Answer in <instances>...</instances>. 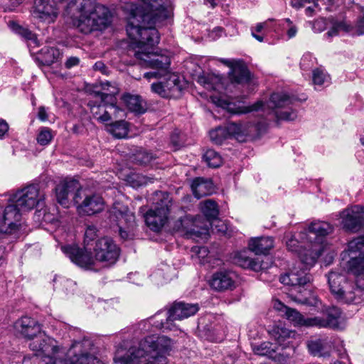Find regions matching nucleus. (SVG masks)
<instances>
[{
	"label": "nucleus",
	"mask_w": 364,
	"mask_h": 364,
	"mask_svg": "<svg viewBox=\"0 0 364 364\" xmlns=\"http://www.w3.org/2000/svg\"><path fill=\"white\" fill-rule=\"evenodd\" d=\"M166 88H167V92L168 97L173 92L178 91L179 88V80L176 75L170 76L165 82H164Z\"/></svg>",
	"instance_id": "nucleus-49"
},
{
	"label": "nucleus",
	"mask_w": 364,
	"mask_h": 364,
	"mask_svg": "<svg viewBox=\"0 0 364 364\" xmlns=\"http://www.w3.org/2000/svg\"><path fill=\"white\" fill-rule=\"evenodd\" d=\"M305 3H307L305 0H294L291 2V5L294 8L300 9L304 6Z\"/></svg>",
	"instance_id": "nucleus-63"
},
{
	"label": "nucleus",
	"mask_w": 364,
	"mask_h": 364,
	"mask_svg": "<svg viewBox=\"0 0 364 364\" xmlns=\"http://www.w3.org/2000/svg\"><path fill=\"white\" fill-rule=\"evenodd\" d=\"M348 257L350 259L346 268L349 274L355 275L357 279L364 271V253L360 252L358 256L350 255Z\"/></svg>",
	"instance_id": "nucleus-34"
},
{
	"label": "nucleus",
	"mask_w": 364,
	"mask_h": 364,
	"mask_svg": "<svg viewBox=\"0 0 364 364\" xmlns=\"http://www.w3.org/2000/svg\"><path fill=\"white\" fill-rule=\"evenodd\" d=\"M9 129L8 123L4 119L0 118V139L4 138L5 135L8 133Z\"/></svg>",
	"instance_id": "nucleus-54"
},
{
	"label": "nucleus",
	"mask_w": 364,
	"mask_h": 364,
	"mask_svg": "<svg viewBox=\"0 0 364 364\" xmlns=\"http://www.w3.org/2000/svg\"><path fill=\"white\" fill-rule=\"evenodd\" d=\"M124 118L113 119L106 124V129L117 138H124L129 133V124Z\"/></svg>",
	"instance_id": "nucleus-33"
},
{
	"label": "nucleus",
	"mask_w": 364,
	"mask_h": 364,
	"mask_svg": "<svg viewBox=\"0 0 364 364\" xmlns=\"http://www.w3.org/2000/svg\"><path fill=\"white\" fill-rule=\"evenodd\" d=\"M322 250L318 245L311 242L308 244L298 253L300 259L298 268L294 267L290 272L281 275L280 282L294 287H304L309 283L311 275L307 272V270L315 264Z\"/></svg>",
	"instance_id": "nucleus-5"
},
{
	"label": "nucleus",
	"mask_w": 364,
	"mask_h": 364,
	"mask_svg": "<svg viewBox=\"0 0 364 364\" xmlns=\"http://www.w3.org/2000/svg\"><path fill=\"white\" fill-rule=\"evenodd\" d=\"M53 138V134L51 129L48 127H42L37 136V141L40 145L46 146L50 144Z\"/></svg>",
	"instance_id": "nucleus-46"
},
{
	"label": "nucleus",
	"mask_w": 364,
	"mask_h": 364,
	"mask_svg": "<svg viewBox=\"0 0 364 364\" xmlns=\"http://www.w3.org/2000/svg\"><path fill=\"white\" fill-rule=\"evenodd\" d=\"M101 89L94 92L95 98L109 105H116L115 95L118 94L119 89L114 83L108 81L101 82Z\"/></svg>",
	"instance_id": "nucleus-29"
},
{
	"label": "nucleus",
	"mask_w": 364,
	"mask_h": 364,
	"mask_svg": "<svg viewBox=\"0 0 364 364\" xmlns=\"http://www.w3.org/2000/svg\"><path fill=\"white\" fill-rule=\"evenodd\" d=\"M225 0H204V4L211 8H214L223 4Z\"/></svg>",
	"instance_id": "nucleus-58"
},
{
	"label": "nucleus",
	"mask_w": 364,
	"mask_h": 364,
	"mask_svg": "<svg viewBox=\"0 0 364 364\" xmlns=\"http://www.w3.org/2000/svg\"><path fill=\"white\" fill-rule=\"evenodd\" d=\"M42 60L45 64L50 65L56 61L60 55V50L54 47H44L41 50Z\"/></svg>",
	"instance_id": "nucleus-42"
},
{
	"label": "nucleus",
	"mask_w": 364,
	"mask_h": 364,
	"mask_svg": "<svg viewBox=\"0 0 364 364\" xmlns=\"http://www.w3.org/2000/svg\"><path fill=\"white\" fill-rule=\"evenodd\" d=\"M341 289L334 296L337 300L346 304H355L361 302V289L357 286V283L355 284L347 280Z\"/></svg>",
	"instance_id": "nucleus-25"
},
{
	"label": "nucleus",
	"mask_w": 364,
	"mask_h": 364,
	"mask_svg": "<svg viewBox=\"0 0 364 364\" xmlns=\"http://www.w3.org/2000/svg\"><path fill=\"white\" fill-rule=\"evenodd\" d=\"M191 251L196 255L195 259L200 264H207L208 267L211 268L220 264L219 259L213 258L209 255L210 252L206 247L195 246L192 247Z\"/></svg>",
	"instance_id": "nucleus-32"
},
{
	"label": "nucleus",
	"mask_w": 364,
	"mask_h": 364,
	"mask_svg": "<svg viewBox=\"0 0 364 364\" xmlns=\"http://www.w3.org/2000/svg\"><path fill=\"white\" fill-rule=\"evenodd\" d=\"M21 219L20 210L13 204L0 205V233H16L21 225Z\"/></svg>",
	"instance_id": "nucleus-18"
},
{
	"label": "nucleus",
	"mask_w": 364,
	"mask_h": 364,
	"mask_svg": "<svg viewBox=\"0 0 364 364\" xmlns=\"http://www.w3.org/2000/svg\"><path fill=\"white\" fill-rule=\"evenodd\" d=\"M92 117L98 122L105 125L108 124L113 119L125 118L126 111L116 105H109L102 102L97 98L90 101L88 104Z\"/></svg>",
	"instance_id": "nucleus-13"
},
{
	"label": "nucleus",
	"mask_w": 364,
	"mask_h": 364,
	"mask_svg": "<svg viewBox=\"0 0 364 364\" xmlns=\"http://www.w3.org/2000/svg\"><path fill=\"white\" fill-rule=\"evenodd\" d=\"M38 117L41 121H46L48 119L47 111L44 107H39Z\"/></svg>",
	"instance_id": "nucleus-60"
},
{
	"label": "nucleus",
	"mask_w": 364,
	"mask_h": 364,
	"mask_svg": "<svg viewBox=\"0 0 364 364\" xmlns=\"http://www.w3.org/2000/svg\"><path fill=\"white\" fill-rule=\"evenodd\" d=\"M246 97L247 94H245L244 92H242L237 96L229 95V114H247L259 110L263 107L264 103L262 101H257L251 105H245V99Z\"/></svg>",
	"instance_id": "nucleus-24"
},
{
	"label": "nucleus",
	"mask_w": 364,
	"mask_h": 364,
	"mask_svg": "<svg viewBox=\"0 0 364 364\" xmlns=\"http://www.w3.org/2000/svg\"><path fill=\"white\" fill-rule=\"evenodd\" d=\"M279 306L277 308L279 310L284 311L285 316L288 320L291 321L295 326H305L313 327L314 326V317L306 318L301 314L294 309H291L284 306L282 303L278 302Z\"/></svg>",
	"instance_id": "nucleus-28"
},
{
	"label": "nucleus",
	"mask_w": 364,
	"mask_h": 364,
	"mask_svg": "<svg viewBox=\"0 0 364 364\" xmlns=\"http://www.w3.org/2000/svg\"><path fill=\"white\" fill-rule=\"evenodd\" d=\"M315 59L309 53H305L300 61V67L302 70H307L311 68L314 65Z\"/></svg>",
	"instance_id": "nucleus-50"
},
{
	"label": "nucleus",
	"mask_w": 364,
	"mask_h": 364,
	"mask_svg": "<svg viewBox=\"0 0 364 364\" xmlns=\"http://www.w3.org/2000/svg\"><path fill=\"white\" fill-rule=\"evenodd\" d=\"M296 99L284 92H274L271 95L270 107L274 109L277 121H293L297 117L296 112L291 108Z\"/></svg>",
	"instance_id": "nucleus-15"
},
{
	"label": "nucleus",
	"mask_w": 364,
	"mask_h": 364,
	"mask_svg": "<svg viewBox=\"0 0 364 364\" xmlns=\"http://www.w3.org/2000/svg\"><path fill=\"white\" fill-rule=\"evenodd\" d=\"M153 200L154 207L144 215V220L151 230L159 232L168 220L172 200L167 192L163 191H156Z\"/></svg>",
	"instance_id": "nucleus-8"
},
{
	"label": "nucleus",
	"mask_w": 364,
	"mask_h": 364,
	"mask_svg": "<svg viewBox=\"0 0 364 364\" xmlns=\"http://www.w3.org/2000/svg\"><path fill=\"white\" fill-rule=\"evenodd\" d=\"M62 250L73 263L82 268L92 269L96 260L92 255L93 250H86L85 245L83 248L76 245L64 246Z\"/></svg>",
	"instance_id": "nucleus-20"
},
{
	"label": "nucleus",
	"mask_w": 364,
	"mask_h": 364,
	"mask_svg": "<svg viewBox=\"0 0 364 364\" xmlns=\"http://www.w3.org/2000/svg\"><path fill=\"white\" fill-rule=\"evenodd\" d=\"M109 218L112 224L118 227L120 237L124 240L129 239L135 224L134 213L126 205L115 203L109 210Z\"/></svg>",
	"instance_id": "nucleus-12"
},
{
	"label": "nucleus",
	"mask_w": 364,
	"mask_h": 364,
	"mask_svg": "<svg viewBox=\"0 0 364 364\" xmlns=\"http://www.w3.org/2000/svg\"><path fill=\"white\" fill-rule=\"evenodd\" d=\"M326 318L315 316L314 326L336 329L339 327L341 311L336 306H330L326 310Z\"/></svg>",
	"instance_id": "nucleus-27"
},
{
	"label": "nucleus",
	"mask_w": 364,
	"mask_h": 364,
	"mask_svg": "<svg viewBox=\"0 0 364 364\" xmlns=\"http://www.w3.org/2000/svg\"><path fill=\"white\" fill-rule=\"evenodd\" d=\"M123 100L131 112L137 114H143L146 112L145 102L139 95L126 94L123 96Z\"/></svg>",
	"instance_id": "nucleus-35"
},
{
	"label": "nucleus",
	"mask_w": 364,
	"mask_h": 364,
	"mask_svg": "<svg viewBox=\"0 0 364 364\" xmlns=\"http://www.w3.org/2000/svg\"><path fill=\"white\" fill-rule=\"evenodd\" d=\"M200 210L208 221L203 223L198 228V223L200 217L193 218L191 216L181 218L176 224V227L186 233L189 237H200L208 233V229L212 224L210 220L215 219L218 215V208L216 203L212 200H206L200 204Z\"/></svg>",
	"instance_id": "nucleus-7"
},
{
	"label": "nucleus",
	"mask_w": 364,
	"mask_h": 364,
	"mask_svg": "<svg viewBox=\"0 0 364 364\" xmlns=\"http://www.w3.org/2000/svg\"><path fill=\"white\" fill-rule=\"evenodd\" d=\"M313 28L316 32H321L322 31H323L325 28L323 21V20L316 21L314 23Z\"/></svg>",
	"instance_id": "nucleus-59"
},
{
	"label": "nucleus",
	"mask_w": 364,
	"mask_h": 364,
	"mask_svg": "<svg viewBox=\"0 0 364 364\" xmlns=\"http://www.w3.org/2000/svg\"><path fill=\"white\" fill-rule=\"evenodd\" d=\"M223 80L221 75L213 73H203L197 78V82L205 89L216 92L210 96L213 103L218 109L215 112H222L223 116H225L228 113V95Z\"/></svg>",
	"instance_id": "nucleus-9"
},
{
	"label": "nucleus",
	"mask_w": 364,
	"mask_h": 364,
	"mask_svg": "<svg viewBox=\"0 0 364 364\" xmlns=\"http://www.w3.org/2000/svg\"><path fill=\"white\" fill-rule=\"evenodd\" d=\"M313 82L315 85H321L324 83V82L328 78V76L326 75V73L320 70V69H315L313 71Z\"/></svg>",
	"instance_id": "nucleus-52"
},
{
	"label": "nucleus",
	"mask_w": 364,
	"mask_h": 364,
	"mask_svg": "<svg viewBox=\"0 0 364 364\" xmlns=\"http://www.w3.org/2000/svg\"><path fill=\"white\" fill-rule=\"evenodd\" d=\"M164 310L157 311L153 316L143 320L134 327L132 332L124 331L119 334L122 342L118 346L114 362L119 364H167L168 357L173 347V341L166 336L149 335L141 338L137 346H131L129 341L154 331L166 329Z\"/></svg>",
	"instance_id": "nucleus-2"
},
{
	"label": "nucleus",
	"mask_w": 364,
	"mask_h": 364,
	"mask_svg": "<svg viewBox=\"0 0 364 364\" xmlns=\"http://www.w3.org/2000/svg\"><path fill=\"white\" fill-rule=\"evenodd\" d=\"M151 89L153 92L158 94L162 97H168L167 88H166V86L164 85V82H154L151 85Z\"/></svg>",
	"instance_id": "nucleus-51"
},
{
	"label": "nucleus",
	"mask_w": 364,
	"mask_h": 364,
	"mask_svg": "<svg viewBox=\"0 0 364 364\" xmlns=\"http://www.w3.org/2000/svg\"><path fill=\"white\" fill-rule=\"evenodd\" d=\"M254 351L259 355L272 356L274 350L272 348V344L269 342H263L254 347Z\"/></svg>",
	"instance_id": "nucleus-48"
},
{
	"label": "nucleus",
	"mask_w": 364,
	"mask_h": 364,
	"mask_svg": "<svg viewBox=\"0 0 364 364\" xmlns=\"http://www.w3.org/2000/svg\"><path fill=\"white\" fill-rule=\"evenodd\" d=\"M203 159L207 165L211 168H218L222 164L221 156L213 149H208L205 151Z\"/></svg>",
	"instance_id": "nucleus-43"
},
{
	"label": "nucleus",
	"mask_w": 364,
	"mask_h": 364,
	"mask_svg": "<svg viewBox=\"0 0 364 364\" xmlns=\"http://www.w3.org/2000/svg\"><path fill=\"white\" fill-rule=\"evenodd\" d=\"M364 247V235L352 240L348 242V249L342 253L343 260L348 256H358L360 250Z\"/></svg>",
	"instance_id": "nucleus-39"
},
{
	"label": "nucleus",
	"mask_w": 364,
	"mask_h": 364,
	"mask_svg": "<svg viewBox=\"0 0 364 364\" xmlns=\"http://www.w3.org/2000/svg\"><path fill=\"white\" fill-rule=\"evenodd\" d=\"M9 28L15 33L19 35L26 41H27L28 42L29 46L35 48L39 46L36 34L33 33L28 29L22 27L21 26L14 21L9 23Z\"/></svg>",
	"instance_id": "nucleus-36"
},
{
	"label": "nucleus",
	"mask_w": 364,
	"mask_h": 364,
	"mask_svg": "<svg viewBox=\"0 0 364 364\" xmlns=\"http://www.w3.org/2000/svg\"><path fill=\"white\" fill-rule=\"evenodd\" d=\"M80 60L77 57H70L67 59L65 65L67 68H71L73 66L78 65Z\"/></svg>",
	"instance_id": "nucleus-57"
},
{
	"label": "nucleus",
	"mask_w": 364,
	"mask_h": 364,
	"mask_svg": "<svg viewBox=\"0 0 364 364\" xmlns=\"http://www.w3.org/2000/svg\"><path fill=\"white\" fill-rule=\"evenodd\" d=\"M125 181L130 186L137 188L144 185H146L149 182H152V178H148L141 173L136 172H130L126 175Z\"/></svg>",
	"instance_id": "nucleus-40"
},
{
	"label": "nucleus",
	"mask_w": 364,
	"mask_h": 364,
	"mask_svg": "<svg viewBox=\"0 0 364 364\" xmlns=\"http://www.w3.org/2000/svg\"><path fill=\"white\" fill-rule=\"evenodd\" d=\"M327 279L330 290L334 296L341 291V286L347 281L345 275L333 271L328 273Z\"/></svg>",
	"instance_id": "nucleus-38"
},
{
	"label": "nucleus",
	"mask_w": 364,
	"mask_h": 364,
	"mask_svg": "<svg viewBox=\"0 0 364 364\" xmlns=\"http://www.w3.org/2000/svg\"><path fill=\"white\" fill-rule=\"evenodd\" d=\"M92 250L96 261L104 262L105 265L114 264L119 256V248L112 239L107 237L96 240Z\"/></svg>",
	"instance_id": "nucleus-17"
},
{
	"label": "nucleus",
	"mask_w": 364,
	"mask_h": 364,
	"mask_svg": "<svg viewBox=\"0 0 364 364\" xmlns=\"http://www.w3.org/2000/svg\"><path fill=\"white\" fill-rule=\"evenodd\" d=\"M269 334L272 338L282 348H286L295 338L296 332L287 328L284 325H274L269 330Z\"/></svg>",
	"instance_id": "nucleus-26"
},
{
	"label": "nucleus",
	"mask_w": 364,
	"mask_h": 364,
	"mask_svg": "<svg viewBox=\"0 0 364 364\" xmlns=\"http://www.w3.org/2000/svg\"><path fill=\"white\" fill-rule=\"evenodd\" d=\"M341 225L346 232H357L364 226V206L354 205L341 213Z\"/></svg>",
	"instance_id": "nucleus-19"
},
{
	"label": "nucleus",
	"mask_w": 364,
	"mask_h": 364,
	"mask_svg": "<svg viewBox=\"0 0 364 364\" xmlns=\"http://www.w3.org/2000/svg\"><path fill=\"white\" fill-rule=\"evenodd\" d=\"M274 247V239L272 237H257L251 238L248 242V250L237 252L233 257V262L244 269L259 272L265 269L263 263L258 258L250 256V252L257 255H268Z\"/></svg>",
	"instance_id": "nucleus-6"
},
{
	"label": "nucleus",
	"mask_w": 364,
	"mask_h": 364,
	"mask_svg": "<svg viewBox=\"0 0 364 364\" xmlns=\"http://www.w3.org/2000/svg\"><path fill=\"white\" fill-rule=\"evenodd\" d=\"M97 230L95 227H88L85 232L84 245L86 250H92L95 247Z\"/></svg>",
	"instance_id": "nucleus-45"
},
{
	"label": "nucleus",
	"mask_w": 364,
	"mask_h": 364,
	"mask_svg": "<svg viewBox=\"0 0 364 364\" xmlns=\"http://www.w3.org/2000/svg\"><path fill=\"white\" fill-rule=\"evenodd\" d=\"M124 9L127 13L126 31L135 57L141 66L157 70L144 73V77L150 80L166 75L171 64L170 56L168 51H154L160 39L156 27L171 21V0H139L137 4L127 3Z\"/></svg>",
	"instance_id": "nucleus-1"
},
{
	"label": "nucleus",
	"mask_w": 364,
	"mask_h": 364,
	"mask_svg": "<svg viewBox=\"0 0 364 364\" xmlns=\"http://www.w3.org/2000/svg\"><path fill=\"white\" fill-rule=\"evenodd\" d=\"M252 125L250 123H234L229 122V139L244 142L250 134Z\"/></svg>",
	"instance_id": "nucleus-31"
},
{
	"label": "nucleus",
	"mask_w": 364,
	"mask_h": 364,
	"mask_svg": "<svg viewBox=\"0 0 364 364\" xmlns=\"http://www.w3.org/2000/svg\"><path fill=\"white\" fill-rule=\"evenodd\" d=\"M59 14L55 0H35L33 15L47 23L55 21Z\"/></svg>",
	"instance_id": "nucleus-21"
},
{
	"label": "nucleus",
	"mask_w": 364,
	"mask_h": 364,
	"mask_svg": "<svg viewBox=\"0 0 364 364\" xmlns=\"http://www.w3.org/2000/svg\"><path fill=\"white\" fill-rule=\"evenodd\" d=\"M63 16L80 33L102 32L112 22L109 9L97 0H66Z\"/></svg>",
	"instance_id": "nucleus-4"
},
{
	"label": "nucleus",
	"mask_w": 364,
	"mask_h": 364,
	"mask_svg": "<svg viewBox=\"0 0 364 364\" xmlns=\"http://www.w3.org/2000/svg\"><path fill=\"white\" fill-rule=\"evenodd\" d=\"M199 310L196 304H188L182 301L175 302L168 311H164L167 314L164 319L166 321V329L169 331L177 330L176 325L173 323L176 320H183L196 314Z\"/></svg>",
	"instance_id": "nucleus-16"
},
{
	"label": "nucleus",
	"mask_w": 364,
	"mask_h": 364,
	"mask_svg": "<svg viewBox=\"0 0 364 364\" xmlns=\"http://www.w3.org/2000/svg\"><path fill=\"white\" fill-rule=\"evenodd\" d=\"M14 203L13 204L17 207L20 212L21 210H30L37 208L39 213L43 211L46 216L45 207V194L41 192L37 185H28L20 190H18L10 198Z\"/></svg>",
	"instance_id": "nucleus-10"
},
{
	"label": "nucleus",
	"mask_w": 364,
	"mask_h": 364,
	"mask_svg": "<svg viewBox=\"0 0 364 364\" xmlns=\"http://www.w3.org/2000/svg\"><path fill=\"white\" fill-rule=\"evenodd\" d=\"M223 33H225V31L222 28L215 27L210 31L209 37L212 40H216L218 38L220 37Z\"/></svg>",
	"instance_id": "nucleus-55"
},
{
	"label": "nucleus",
	"mask_w": 364,
	"mask_h": 364,
	"mask_svg": "<svg viewBox=\"0 0 364 364\" xmlns=\"http://www.w3.org/2000/svg\"><path fill=\"white\" fill-rule=\"evenodd\" d=\"M229 86L247 87V94H249L257 85L255 75L243 60H229Z\"/></svg>",
	"instance_id": "nucleus-11"
},
{
	"label": "nucleus",
	"mask_w": 364,
	"mask_h": 364,
	"mask_svg": "<svg viewBox=\"0 0 364 364\" xmlns=\"http://www.w3.org/2000/svg\"><path fill=\"white\" fill-rule=\"evenodd\" d=\"M357 28L359 35L364 33V15L358 20Z\"/></svg>",
	"instance_id": "nucleus-61"
},
{
	"label": "nucleus",
	"mask_w": 364,
	"mask_h": 364,
	"mask_svg": "<svg viewBox=\"0 0 364 364\" xmlns=\"http://www.w3.org/2000/svg\"><path fill=\"white\" fill-rule=\"evenodd\" d=\"M307 347L309 353L314 356H329V352L326 350L327 342L323 339H316L308 342Z\"/></svg>",
	"instance_id": "nucleus-37"
},
{
	"label": "nucleus",
	"mask_w": 364,
	"mask_h": 364,
	"mask_svg": "<svg viewBox=\"0 0 364 364\" xmlns=\"http://www.w3.org/2000/svg\"><path fill=\"white\" fill-rule=\"evenodd\" d=\"M14 327L17 333L31 340V350L42 353L45 364H104L89 353L92 346L89 338L75 340L65 354L63 348L57 346L55 340L41 331L35 319L23 316L14 323Z\"/></svg>",
	"instance_id": "nucleus-3"
},
{
	"label": "nucleus",
	"mask_w": 364,
	"mask_h": 364,
	"mask_svg": "<svg viewBox=\"0 0 364 364\" xmlns=\"http://www.w3.org/2000/svg\"><path fill=\"white\" fill-rule=\"evenodd\" d=\"M77 191H80V185L77 181L65 179L61 181L55 188L58 203L64 208H68L72 202L70 198L72 196L73 198Z\"/></svg>",
	"instance_id": "nucleus-23"
},
{
	"label": "nucleus",
	"mask_w": 364,
	"mask_h": 364,
	"mask_svg": "<svg viewBox=\"0 0 364 364\" xmlns=\"http://www.w3.org/2000/svg\"><path fill=\"white\" fill-rule=\"evenodd\" d=\"M55 288H60V286H63L68 290V287H72L75 285V283L70 279H65L62 277H55L53 279Z\"/></svg>",
	"instance_id": "nucleus-53"
},
{
	"label": "nucleus",
	"mask_w": 364,
	"mask_h": 364,
	"mask_svg": "<svg viewBox=\"0 0 364 364\" xmlns=\"http://www.w3.org/2000/svg\"><path fill=\"white\" fill-rule=\"evenodd\" d=\"M191 190L194 196L199 199L212 194L214 186L211 180L199 177L193 180Z\"/></svg>",
	"instance_id": "nucleus-30"
},
{
	"label": "nucleus",
	"mask_w": 364,
	"mask_h": 364,
	"mask_svg": "<svg viewBox=\"0 0 364 364\" xmlns=\"http://www.w3.org/2000/svg\"><path fill=\"white\" fill-rule=\"evenodd\" d=\"M343 27L342 23H336L326 33L328 37L336 36L338 34V31Z\"/></svg>",
	"instance_id": "nucleus-56"
},
{
	"label": "nucleus",
	"mask_w": 364,
	"mask_h": 364,
	"mask_svg": "<svg viewBox=\"0 0 364 364\" xmlns=\"http://www.w3.org/2000/svg\"><path fill=\"white\" fill-rule=\"evenodd\" d=\"M211 287L217 291L228 288V273L226 270L215 273L210 282Z\"/></svg>",
	"instance_id": "nucleus-41"
},
{
	"label": "nucleus",
	"mask_w": 364,
	"mask_h": 364,
	"mask_svg": "<svg viewBox=\"0 0 364 364\" xmlns=\"http://www.w3.org/2000/svg\"><path fill=\"white\" fill-rule=\"evenodd\" d=\"M73 202L77 205L80 213L87 215H92L102 212L105 206V203L102 197L95 193L88 192L80 190L74 198Z\"/></svg>",
	"instance_id": "nucleus-14"
},
{
	"label": "nucleus",
	"mask_w": 364,
	"mask_h": 364,
	"mask_svg": "<svg viewBox=\"0 0 364 364\" xmlns=\"http://www.w3.org/2000/svg\"><path fill=\"white\" fill-rule=\"evenodd\" d=\"M287 238L286 244L287 249L291 252H296L297 254L299 252V250H301L305 246H303L302 243L304 242L299 241L295 235H287L285 236Z\"/></svg>",
	"instance_id": "nucleus-47"
},
{
	"label": "nucleus",
	"mask_w": 364,
	"mask_h": 364,
	"mask_svg": "<svg viewBox=\"0 0 364 364\" xmlns=\"http://www.w3.org/2000/svg\"><path fill=\"white\" fill-rule=\"evenodd\" d=\"M297 33V28L295 26H291L287 31V36L289 38H291L296 36Z\"/></svg>",
	"instance_id": "nucleus-64"
},
{
	"label": "nucleus",
	"mask_w": 364,
	"mask_h": 364,
	"mask_svg": "<svg viewBox=\"0 0 364 364\" xmlns=\"http://www.w3.org/2000/svg\"><path fill=\"white\" fill-rule=\"evenodd\" d=\"M210 139L215 144H222L228 137V128L218 127L209 133Z\"/></svg>",
	"instance_id": "nucleus-44"
},
{
	"label": "nucleus",
	"mask_w": 364,
	"mask_h": 364,
	"mask_svg": "<svg viewBox=\"0 0 364 364\" xmlns=\"http://www.w3.org/2000/svg\"><path fill=\"white\" fill-rule=\"evenodd\" d=\"M333 231L332 226L324 221L312 222L307 230L299 233L302 240H306L313 244H318L322 242L323 237L328 235Z\"/></svg>",
	"instance_id": "nucleus-22"
},
{
	"label": "nucleus",
	"mask_w": 364,
	"mask_h": 364,
	"mask_svg": "<svg viewBox=\"0 0 364 364\" xmlns=\"http://www.w3.org/2000/svg\"><path fill=\"white\" fill-rule=\"evenodd\" d=\"M356 282L360 289H364V271L356 279Z\"/></svg>",
	"instance_id": "nucleus-62"
}]
</instances>
